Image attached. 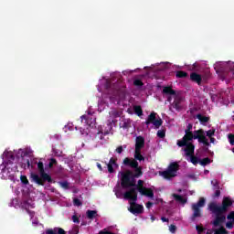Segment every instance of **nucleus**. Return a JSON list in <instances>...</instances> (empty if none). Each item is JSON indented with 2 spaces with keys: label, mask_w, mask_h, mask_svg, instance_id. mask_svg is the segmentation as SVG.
<instances>
[{
  "label": "nucleus",
  "mask_w": 234,
  "mask_h": 234,
  "mask_svg": "<svg viewBox=\"0 0 234 234\" xmlns=\"http://www.w3.org/2000/svg\"><path fill=\"white\" fill-rule=\"evenodd\" d=\"M229 76H231L234 80V68H230L229 70Z\"/></svg>",
  "instance_id": "nucleus-53"
},
{
  "label": "nucleus",
  "mask_w": 234,
  "mask_h": 234,
  "mask_svg": "<svg viewBox=\"0 0 234 234\" xmlns=\"http://www.w3.org/2000/svg\"><path fill=\"white\" fill-rule=\"evenodd\" d=\"M46 234H67V231L63 229L62 228H54V229H48L46 230Z\"/></svg>",
  "instance_id": "nucleus-19"
},
{
  "label": "nucleus",
  "mask_w": 234,
  "mask_h": 234,
  "mask_svg": "<svg viewBox=\"0 0 234 234\" xmlns=\"http://www.w3.org/2000/svg\"><path fill=\"white\" fill-rule=\"evenodd\" d=\"M21 167H23V169H30V160L27 159L26 163L21 165Z\"/></svg>",
  "instance_id": "nucleus-39"
},
{
  "label": "nucleus",
  "mask_w": 234,
  "mask_h": 234,
  "mask_svg": "<svg viewBox=\"0 0 234 234\" xmlns=\"http://www.w3.org/2000/svg\"><path fill=\"white\" fill-rule=\"evenodd\" d=\"M105 89L108 90L109 94L112 96H120L122 94V89H120V85L118 83H111V81H106Z\"/></svg>",
  "instance_id": "nucleus-11"
},
{
  "label": "nucleus",
  "mask_w": 234,
  "mask_h": 234,
  "mask_svg": "<svg viewBox=\"0 0 234 234\" xmlns=\"http://www.w3.org/2000/svg\"><path fill=\"white\" fill-rule=\"evenodd\" d=\"M121 129H130L131 127V122L124 120L122 122H120Z\"/></svg>",
  "instance_id": "nucleus-28"
},
{
  "label": "nucleus",
  "mask_w": 234,
  "mask_h": 234,
  "mask_svg": "<svg viewBox=\"0 0 234 234\" xmlns=\"http://www.w3.org/2000/svg\"><path fill=\"white\" fill-rule=\"evenodd\" d=\"M70 233L71 234H78V233H80V227H78V226L73 227V229H72Z\"/></svg>",
  "instance_id": "nucleus-47"
},
{
  "label": "nucleus",
  "mask_w": 234,
  "mask_h": 234,
  "mask_svg": "<svg viewBox=\"0 0 234 234\" xmlns=\"http://www.w3.org/2000/svg\"><path fill=\"white\" fill-rule=\"evenodd\" d=\"M110 116L112 118H120L122 116V113L116 110H112V112H110Z\"/></svg>",
  "instance_id": "nucleus-30"
},
{
  "label": "nucleus",
  "mask_w": 234,
  "mask_h": 234,
  "mask_svg": "<svg viewBox=\"0 0 234 234\" xmlns=\"http://www.w3.org/2000/svg\"><path fill=\"white\" fill-rule=\"evenodd\" d=\"M151 123H153L155 129H160V127H162V123H164V121H162L160 118L156 119V112H153L148 115L145 121L146 125H151Z\"/></svg>",
  "instance_id": "nucleus-10"
},
{
  "label": "nucleus",
  "mask_w": 234,
  "mask_h": 234,
  "mask_svg": "<svg viewBox=\"0 0 234 234\" xmlns=\"http://www.w3.org/2000/svg\"><path fill=\"white\" fill-rule=\"evenodd\" d=\"M146 207H147V209H151V207H153V202L148 201V202L146 203Z\"/></svg>",
  "instance_id": "nucleus-54"
},
{
  "label": "nucleus",
  "mask_w": 234,
  "mask_h": 234,
  "mask_svg": "<svg viewBox=\"0 0 234 234\" xmlns=\"http://www.w3.org/2000/svg\"><path fill=\"white\" fill-rule=\"evenodd\" d=\"M233 226H234L233 221H228V222L226 223V228H227L228 229H233Z\"/></svg>",
  "instance_id": "nucleus-45"
},
{
  "label": "nucleus",
  "mask_w": 234,
  "mask_h": 234,
  "mask_svg": "<svg viewBox=\"0 0 234 234\" xmlns=\"http://www.w3.org/2000/svg\"><path fill=\"white\" fill-rule=\"evenodd\" d=\"M214 234H228V230L223 226H221L219 229L215 230Z\"/></svg>",
  "instance_id": "nucleus-31"
},
{
  "label": "nucleus",
  "mask_w": 234,
  "mask_h": 234,
  "mask_svg": "<svg viewBox=\"0 0 234 234\" xmlns=\"http://www.w3.org/2000/svg\"><path fill=\"white\" fill-rule=\"evenodd\" d=\"M208 206L212 207L213 211L216 213H226L233 206V200L227 197L223 198L221 207L218 206L216 202H210Z\"/></svg>",
  "instance_id": "nucleus-7"
},
{
  "label": "nucleus",
  "mask_w": 234,
  "mask_h": 234,
  "mask_svg": "<svg viewBox=\"0 0 234 234\" xmlns=\"http://www.w3.org/2000/svg\"><path fill=\"white\" fill-rule=\"evenodd\" d=\"M106 165H107V167H108V173H110L111 175H112V173H114V166L112 165H110L109 163L106 164Z\"/></svg>",
  "instance_id": "nucleus-44"
},
{
  "label": "nucleus",
  "mask_w": 234,
  "mask_h": 234,
  "mask_svg": "<svg viewBox=\"0 0 234 234\" xmlns=\"http://www.w3.org/2000/svg\"><path fill=\"white\" fill-rule=\"evenodd\" d=\"M22 207H24V209H26L27 213L29 214V217L31 218H34V216L36 215V213H34V211H31L30 209H28L30 207V205L28 204V202L24 201Z\"/></svg>",
  "instance_id": "nucleus-23"
},
{
  "label": "nucleus",
  "mask_w": 234,
  "mask_h": 234,
  "mask_svg": "<svg viewBox=\"0 0 234 234\" xmlns=\"http://www.w3.org/2000/svg\"><path fill=\"white\" fill-rule=\"evenodd\" d=\"M73 204H74V206H78V207L83 206V203L81 202V200H80L78 198L73 199Z\"/></svg>",
  "instance_id": "nucleus-42"
},
{
  "label": "nucleus",
  "mask_w": 234,
  "mask_h": 234,
  "mask_svg": "<svg viewBox=\"0 0 234 234\" xmlns=\"http://www.w3.org/2000/svg\"><path fill=\"white\" fill-rule=\"evenodd\" d=\"M81 226H85V222H82V223H81Z\"/></svg>",
  "instance_id": "nucleus-62"
},
{
  "label": "nucleus",
  "mask_w": 234,
  "mask_h": 234,
  "mask_svg": "<svg viewBox=\"0 0 234 234\" xmlns=\"http://www.w3.org/2000/svg\"><path fill=\"white\" fill-rule=\"evenodd\" d=\"M5 156L7 160L6 165H8V164H12L14 160H16V157L12 152H5Z\"/></svg>",
  "instance_id": "nucleus-24"
},
{
  "label": "nucleus",
  "mask_w": 234,
  "mask_h": 234,
  "mask_svg": "<svg viewBox=\"0 0 234 234\" xmlns=\"http://www.w3.org/2000/svg\"><path fill=\"white\" fill-rule=\"evenodd\" d=\"M208 209L213 213V215H216V218L212 222L215 228H218V226H222V224L226 222V216L224 215V212H214L210 205H208Z\"/></svg>",
  "instance_id": "nucleus-9"
},
{
  "label": "nucleus",
  "mask_w": 234,
  "mask_h": 234,
  "mask_svg": "<svg viewBox=\"0 0 234 234\" xmlns=\"http://www.w3.org/2000/svg\"><path fill=\"white\" fill-rule=\"evenodd\" d=\"M178 191H179V193H182V189H179Z\"/></svg>",
  "instance_id": "nucleus-63"
},
{
  "label": "nucleus",
  "mask_w": 234,
  "mask_h": 234,
  "mask_svg": "<svg viewBox=\"0 0 234 234\" xmlns=\"http://www.w3.org/2000/svg\"><path fill=\"white\" fill-rule=\"evenodd\" d=\"M129 211L130 213H133V215H141V213H144V205H140L136 203V201H133L130 204Z\"/></svg>",
  "instance_id": "nucleus-15"
},
{
  "label": "nucleus",
  "mask_w": 234,
  "mask_h": 234,
  "mask_svg": "<svg viewBox=\"0 0 234 234\" xmlns=\"http://www.w3.org/2000/svg\"><path fill=\"white\" fill-rule=\"evenodd\" d=\"M20 180L24 186H28V178H27V176H21Z\"/></svg>",
  "instance_id": "nucleus-38"
},
{
  "label": "nucleus",
  "mask_w": 234,
  "mask_h": 234,
  "mask_svg": "<svg viewBox=\"0 0 234 234\" xmlns=\"http://www.w3.org/2000/svg\"><path fill=\"white\" fill-rule=\"evenodd\" d=\"M145 147V139L143 136H137L135 139V151H142Z\"/></svg>",
  "instance_id": "nucleus-17"
},
{
  "label": "nucleus",
  "mask_w": 234,
  "mask_h": 234,
  "mask_svg": "<svg viewBox=\"0 0 234 234\" xmlns=\"http://www.w3.org/2000/svg\"><path fill=\"white\" fill-rule=\"evenodd\" d=\"M72 220L75 224H80V218L77 215L72 216Z\"/></svg>",
  "instance_id": "nucleus-51"
},
{
  "label": "nucleus",
  "mask_w": 234,
  "mask_h": 234,
  "mask_svg": "<svg viewBox=\"0 0 234 234\" xmlns=\"http://www.w3.org/2000/svg\"><path fill=\"white\" fill-rule=\"evenodd\" d=\"M206 173H209V171H208V170H207V171H206Z\"/></svg>",
  "instance_id": "nucleus-64"
},
{
  "label": "nucleus",
  "mask_w": 234,
  "mask_h": 234,
  "mask_svg": "<svg viewBox=\"0 0 234 234\" xmlns=\"http://www.w3.org/2000/svg\"><path fill=\"white\" fill-rule=\"evenodd\" d=\"M206 206V199L204 197H200L197 203L192 204V211L193 214L190 218L192 222H195L197 218H200L202 217V210L200 207H204Z\"/></svg>",
  "instance_id": "nucleus-8"
},
{
  "label": "nucleus",
  "mask_w": 234,
  "mask_h": 234,
  "mask_svg": "<svg viewBox=\"0 0 234 234\" xmlns=\"http://www.w3.org/2000/svg\"><path fill=\"white\" fill-rule=\"evenodd\" d=\"M54 165H58V160H56V158H51L48 163L49 169H52Z\"/></svg>",
  "instance_id": "nucleus-35"
},
{
  "label": "nucleus",
  "mask_w": 234,
  "mask_h": 234,
  "mask_svg": "<svg viewBox=\"0 0 234 234\" xmlns=\"http://www.w3.org/2000/svg\"><path fill=\"white\" fill-rule=\"evenodd\" d=\"M37 165L39 175L32 173V182H34L37 186H45V184L47 183L54 184L56 182L54 181V179H52V176L48 173L45 172V165L43 164V162L39 161L38 163H37Z\"/></svg>",
  "instance_id": "nucleus-3"
},
{
  "label": "nucleus",
  "mask_w": 234,
  "mask_h": 234,
  "mask_svg": "<svg viewBox=\"0 0 234 234\" xmlns=\"http://www.w3.org/2000/svg\"><path fill=\"white\" fill-rule=\"evenodd\" d=\"M81 123H85L88 127H94L96 125V117L90 113L88 112V114H84L80 117Z\"/></svg>",
  "instance_id": "nucleus-12"
},
{
  "label": "nucleus",
  "mask_w": 234,
  "mask_h": 234,
  "mask_svg": "<svg viewBox=\"0 0 234 234\" xmlns=\"http://www.w3.org/2000/svg\"><path fill=\"white\" fill-rule=\"evenodd\" d=\"M193 124L188 123V125L186 126V129L185 130V135L183 136L182 140H177L176 145L178 147H184L186 146V141L188 137L191 136V134L193 133Z\"/></svg>",
  "instance_id": "nucleus-13"
},
{
  "label": "nucleus",
  "mask_w": 234,
  "mask_h": 234,
  "mask_svg": "<svg viewBox=\"0 0 234 234\" xmlns=\"http://www.w3.org/2000/svg\"><path fill=\"white\" fill-rule=\"evenodd\" d=\"M115 151L118 154H122V153H123V146H118Z\"/></svg>",
  "instance_id": "nucleus-52"
},
{
  "label": "nucleus",
  "mask_w": 234,
  "mask_h": 234,
  "mask_svg": "<svg viewBox=\"0 0 234 234\" xmlns=\"http://www.w3.org/2000/svg\"><path fill=\"white\" fill-rule=\"evenodd\" d=\"M116 162H118V159L112 157L108 164L112 165L113 167H118V164Z\"/></svg>",
  "instance_id": "nucleus-37"
},
{
  "label": "nucleus",
  "mask_w": 234,
  "mask_h": 234,
  "mask_svg": "<svg viewBox=\"0 0 234 234\" xmlns=\"http://www.w3.org/2000/svg\"><path fill=\"white\" fill-rule=\"evenodd\" d=\"M107 134H109V132L104 133V136H107Z\"/></svg>",
  "instance_id": "nucleus-61"
},
{
  "label": "nucleus",
  "mask_w": 234,
  "mask_h": 234,
  "mask_svg": "<svg viewBox=\"0 0 234 234\" xmlns=\"http://www.w3.org/2000/svg\"><path fill=\"white\" fill-rule=\"evenodd\" d=\"M87 218L90 220H94L96 217H98V211L97 210H87L86 212Z\"/></svg>",
  "instance_id": "nucleus-25"
},
{
  "label": "nucleus",
  "mask_w": 234,
  "mask_h": 234,
  "mask_svg": "<svg viewBox=\"0 0 234 234\" xmlns=\"http://www.w3.org/2000/svg\"><path fill=\"white\" fill-rule=\"evenodd\" d=\"M190 80H191V81L197 83V85H200V83H202V75H200L197 72H192L190 74Z\"/></svg>",
  "instance_id": "nucleus-20"
},
{
  "label": "nucleus",
  "mask_w": 234,
  "mask_h": 234,
  "mask_svg": "<svg viewBox=\"0 0 234 234\" xmlns=\"http://www.w3.org/2000/svg\"><path fill=\"white\" fill-rule=\"evenodd\" d=\"M163 94H166V96H173L174 101L170 103V111L171 109H175L176 111L182 110V101L183 98L180 95L176 94V90H173L170 86H165L163 89Z\"/></svg>",
  "instance_id": "nucleus-5"
},
{
  "label": "nucleus",
  "mask_w": 234,
  "mask_h": 234,
  "mask_svg": "<svg viewBox=\"0 0 234 234\" xmlns=\"http://www.w3.org/2000/svg\"><path fill=\"white\" fill-rule=\"evenodd\" d=\"M215 133H216V130L212 128V129L205 132V136H207V138H211V137L215 136Z\"/></svg>",
  "instance_id": "nucleus-33"
},
{
  "label": "nucleus",
  "mask_w": 234,
  "mask_h": 234,
  "mask_svg": "<svg viewBox=\"0 0 234 234\" xmlns=\"http://www.w3.org/2000/svg\"><path fill=\"white\" fill-rule=\"evenodd\" d=\"M180 169V165L176 162L170 163L166 170L159 172L160 176H163L165 180H171V178H175L176 176V173H178Z\"/></svg>",
  "instance_id": "nucleus-6"
},
{
  "label": "nucleus",
  "mask_w": 234,
  "mask_h": 234,
  "mask_svg": "<svg viewBox=\"0 0 234 234\" xmlns=\"http://www.w3.org/2000/svg\"><path fill=\"white\" fill-rule=\"evenodd\" d=\"M116 122H118V121L115 120V119H113V120H112V121L109 122V124H108V125H110V127H112V123H116Z\"/></svg>",
  "instance_id": "nucleus-55"
},
{
  "label": "nucleus",
  "mask_w": 234,
  "mask_h": 234,
  "mask_svg": "<svg viewBox=\"0 0 234 234\" xmlns=\"http://www.w3.org/2000/svg\"><path fill=\"white\" fill-rule=\"evenodd\" d=\"M161 220H162V222H169V218H167L165 217H162Z\"/></svg>",
  "instance_id": "nucleus-57"
},
{
  "label": "nucleus",
  "mask_w": 234,
  "mask_h": 234,
  "mask_svg": "<svg viewBox=\"0 0 234 234\" xmlns=\"http://www.w3.org/2000/svg\"><path fill=\"white\" fill-rule=\"evenodd\" d=\"M193 140H197L198 144H203V145H208L207 137H206V131H204V129L196 130L187 137L184 147H186V150L188 153H193V150L195 149Z\"/></svg>",
  "instance_id": "nucleus-4"
},
{
  "label": "nucleus",
  "mask_w": 234,
  "mask_h": 234,
  "mask_svg": "<svg viewBox=\"0 0 234 234\" xmlns=\"http://www.w3.org/2000/svg\"><path fill=\"white\" fill-rule=\"evenodd\" d=\"M172 197H173V198L176 200V202H178L179 204H183V206H184L185 204H187V198H185V197H182L181 195L173 194Z\"/></svg>",
  "instance_id": "nucleus-21"
},
{
  "label": "nucleus",
  "mask_w": 234,
  "mask_h": 234,
  "mask_svg": "<svg viewBox=\"0 0 234 234\" xmlns=\"http://www.w3.org/2000/svg\"><path fill=\"white\" fill-rule=\"evenodd\" d=\"M97 167L100 171H103V167H101V165L100 163H97Z\"/></svg>",
  "instance_id": "nucleus-58"
},
{
  "label": "nucleus",
  "mask_w": 234,
  "mask_h": 234,
  "mask_svg": "<svg viewBox=\"0 0 234 234\" xmlns=\"http://www.w3.org/2000/svg\"><path fill=\"white\" fill-rule=\"evenodd\" d=\"M158 138H165V130H159L157 132Z\"/></svg>",
  "instance_id": "nucleus-40"
},
{
  "label": "nucleus",
  "mask_w": 234,
  "mask_h": 234,
  "mask_svg": "<svg viewBox=\"0 0 234 234\" xmlns=\"http://www.w3.org/2000/svg\"><path fill=\"white\" fill-rule=\"evenodd\" d=\"M167 101H169V103H172L171 101H173V95H168Z\"/></svg>",
  "instance_id": "nucleus-56"
},
{
  "label": "nucleus",
  "mask_w": 234,
  "mask_h": 234,
  "mask_svg": "<svg viewBox=\"0 0 234 234\" xmlns=\"http://www.w3.org/2000/svg\"><path fill=\"white\" fill-rule=\"evenodd\" d=\"M184 152L186 154V156H189L190 162L191 164H193V165H197V164H200V159L195 156V149L193 150V152H188L185 146Z\"/></svg>",
  "instance_id": "nucleus-16"
},
{
  "label": "nucleus",
  "mask_w": 234,
  "mask_h": 234,
  "mask_svg": "<svg viewBox=\"0 0 234 234\" xmlns=\"http://www.w3.org/2000/svg\"><path fill=\"white\" fill-rule=\"evenodd\" d=\"M169 231L171 232V233H176V227L175 226V225H170L169 226Z\"/></svg>",
  "instance_id": "nucleus-49"
},
{
  "label": "nucleus",
  "mask_w": 234,
  "mask_h": 234,
  "mask_svg": "<svg viewBox=\"0 0 234 234\" xmlns=\"http://www.w3.org/2000/svg\"><path fill=\"white\" fill-rule=\"evenodd\" d=\"M211 185L213 186L214 190L220 189V183H218L217 179H213Z\"/></svg>",
  "instance_id": "nucleus-32"
},
{
  "label": "nucleus",
  "mask_w": 234,
  "mask_h": 234,
  "mask_svg": "<svg viewBox=\"0 0 234 234\" xmlns=\"http://www.w3.org/2000/svg\"><path fill=\"white\" fill-rule=\"evenodd\" d=\"M229 141L230 145L234 144V134L233 133L229 134Z\"/></svg>",
  "instance_id": "nucleus-46"
},
{
  "label": "nucleus",
  "mask_w": 234,
  "mask_h": 234,
  "mask_svg": "<svg viewBox=\"0 0 234 234\" xmlns=\"http://www.w3.org/2000/svg\"><path fill=\"white\" fill-rule=\"evenodd\" d=\"M133 85L135 87H144V82L142 81V80H139V79H135L133 80Z\"/></svg>",
  "instance_id": "nucleus-36"
},
{
  "label": "nucleus",
  "mask_w": 234,
  "mask_h": 234,
  "mask_svg": "<svg viewBox=\"0 0 234 234\" xmlns=\"http://www.w3.org/2000/svg\"><path fill=\"white\" fill-rule=\"evenodd\" d=\"M143 197H148L149 198L154 197V192L153 188H147L144 186V180L139 179L135 187H131L128 191L123 194L126 200H132V202H136L138 200V192Z\"/></svg>",
  "instance_id": "nucleus-2"
},
{
  "label": "nucleus",
  "mask_w": 234,
  "mask_h": 234,
  "mask_svg": "<svg viewBox=\"0 0 234 234\" xmlns=\"http://www.w3.org/2000/svg\"><path fill=\"white\" fill-rule=\"evenodd\" d=\"M176 78H187V72L179 70L176 71Z\"/></svg>",
  "instance_id": "nucleus-34"
},
{
  "label": "nucleus",
  "mask_w": 234,
  "mask_h": 234,
  "mask_svg": "<svg viewBox=\"0 0 234 234\" xmlns=\"http://www.w3.org/2000/svg\"><path fill=\"white\" fill-rule=\"evenodd\" d=\"M123 165L131 167L133 170H126L121 172V186L122 189H129V187H135L136 178L144 176L143 167L138 162L133 158L125 157L122 161Z\"/></svg>",
  "instance_id": "nucleus-1"
},
{
  "label": "nucleus",
  "mask_w": 234,
  "mask_h": 234,
  "mask_svg": "<svg viewBox=\"0 0 234 234\" xmlns=\"http://www.w3.org/2000/svg\"><path fill=\"white\" fill-rule=\"evenodd\" d=\"M196 229H197L198 234L204 233V227H202L200 225H197Z\"/></svg>",
  "instance_id": "nucleus-43"
},
{
  "label": "nucleus",
  "mask_w": 234,
  "mask_h": 234,
  "mask_svg": "<svg viewBox=\"0 0 234 234\" xmlns=\"http://www.w3.org/2000/svg\"><path fill=\"white\" fill-rule=\"evenodd\" d=\"M0 170L4 176V178H8L9 180H15L16 178V172H14L12 169L10 171V168H8V165H0Z\"/></svg>",
  "instance_id": "nucleus-14"
},
{
  "label": "nucleus",
  "mask_w": 234,
  "mask_h": 234,
  "mask_svg": "<svg viewBox=\"0 0 234 234\" xmlns=\"http://www.w3.org/2000/svg\"><path fill=\"white\" fill-rule=\"evenodd\" d=\"M210 140V144H215L216 139L212 136V137H208Z\"/></svg>",
  "instance_id": "nucleus-59"
},
{
  "label": "nucleus",
  "mask_w": 234,
  "mask_h": 234,
  "mask_svg": "<svg viewBox=\"0 0 234 234\" xmlns=\"http://www.w3.org/2000/svg\"><path fill=\"white\" fill-rule=\"evenodd\" d=\"M228 220H232L234 221V211H231L228 216H227Z\"/></svg>",
  "instance_id": "nucleus-48"
},
{
  "label": "nucleus",
  "mask_w": 234,
  "mask_h": 234,
  "mask_svg": "<svg viewBox=\"0 0 234 234\" xmlns=\"http://www.w3.org/2000/svg\"><path fill=\"white\" fill-rule=\"evenodd\" d=\"M199 164L200 165H203V167H206V165H209V164H211V159H209V157L200 159Z\"/></svg>",
  "instance_id": "nucleus-27"
},
{
  "label": "nucleus",
  "mask_w": 234,
  "mask_h": 234,
  "mask_svg": "<svg viewBox=\"0 0 234 234\" xmlns=\"http://www.w3.org/2000/svg\"><path fill=\"white\" fill-rule=\"evenodd\" d=\"M208 144H204L202 151H204V153H209V146L211 145V144H209V141H207Z\"/></svg>",
  "instance_id": "nucleus-41"
},
{
  "label": "nucleus",
  "mask_w": 234,
  "mask_h": 234,
  "mask_svg": "<svg viewBox=\"0 0 234 234\" xmlns=\"http://www.w3.org/2000/svg\"><path fill=\"white\" fill-rule=\"evenodd\" d=\"M58 185L60 186V187H62V189H70V186L69 184V181H60L58 182Z\"/></svg>",
  "instance_id": "nucleus-29"
},
{
  "label": "nucleus",
  "mask_w": 234,
  "mask_h": 234,
  "mask_svg": "<svg viewBox=\"0 0 234 234\" xmlns=\"http://www.w3.org/2000/svg\"><path fill=\"white\" fill-rule=\"evenodd\" d=\"M212 197L213 198H218V197H220V189H216Z\"/></svg>",
  "instance_id": "nucleus-50"
},
{
  "label": "nucleus",
  "mask_w": 234,
  "mask_h": 234,
  "mask_svg": "<svg viewBox=\"0 0 234 234\" xmlns=\"http://www.w3.org/2000/svg\"><path fill=\"white\" fill-rule=\"evenodd\" d=\"M133 112L138 116H144V110H142V106H140V105L134 106L133 107Z\"/></svg>",
  "instance_id": "nucleus-26"
},
{
  "label": "nucleus",
  "mask_w": 234,
  "mask_h": 234,
  "mask_svg": "<svg viewBox=\"0 0 234 234\" xmlns=\"http://www.w3.org/2000/svg\"><path fill=\"white\" fill-rule=\"evenodd\" d=\"M133 160H135V162H145V157L142 154V150H134Z\"/></svg>",
  "instance_id": "nucleus-18"
},
{
  "label": "nucleus",
  "mask_w": 234,
  "mask_h": 234,
  "mask_svg": "<svg viewBox=\"0 0 234 234\" xmlns=\"http://www.w3.org/2000/svg\"><path fill=\"white\" fill-rule=\"evenodd\" d=\"M196 118L200 122L202 125H206L207 122H209V117L202 115V113H198L196 115Z\"/></svg>",
  "instance_id": "nucleus-22"
},
{
  "label": "nucleus",
  "mask_w": 234,
  "mask_h": 234,
  "mask_svg": "<svg viewBox=\"0 0 234 234\" xmlns=\"http://www.w3.org/2000/svg\"><path fill=\"white\" fill-rule=\"evenodd\" d=\"M97 134H101L100 140H103V132H99Z\"/></svg>",
  "instance_id": "nucleus-60"
}]
</instances>
